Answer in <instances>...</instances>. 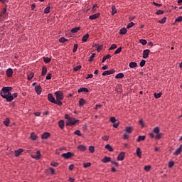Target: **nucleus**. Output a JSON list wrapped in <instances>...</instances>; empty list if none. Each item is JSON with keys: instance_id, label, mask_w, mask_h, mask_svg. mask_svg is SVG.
I'll list each match as a JSON object with an SVG mask.
<instances>
[{"instance_id": "1", "label": "nucleus", "mask_w": 182, "mask_h": 182, "mask_svg": "<svg viewBox=\"0 0 182 182\" xmlns=\"http://www.w3.org/2000/svg\"><path fill=\"white\" fill-rule=\"evenodd\" d=\"M12 87H4L0 92V95L3 99H6V102H12L14 99L18 97V93H11Z\"/></svg>"}, {"instance_id": "2", "label": "nucleus", "mask_w": 182, "mask_h": 182, "mask_svg": "<svg viewBox=\"0 0 182 182\" xmlns=\"http://www.w3.org/2000/svg\"><path fill=\"white\" fill-rule=\"evenodd\" d=\"M78 122L79 119L71 117L69 121L66 122V126H75V123H77Z\"/></svg>"}, {"instance_id": "3", "label": "nucleus", "mask_w": 182, "mask_h": 182, "mask_svg": "<svg viewBox=\"0 0 182 182\" xmlns=\"http://www.w3.org/2000/svg\"><path fill=\"white\" fill-rule=\"evenodd\" d=\"M55 95L57 100H63V98L65 97L62 91H56Z\"/></svg>"}, {"instance_id": "4", "label": "nucleus", "mask_w": 182, "mask_h": 182, "mask_svg": "<svg viewBox=\"0 0 182 182\" xmlns=\"http://www.w3.org/2000/svg\"><path fill=\"white\" fill-rule=\"evenodd\" d=\"M73 156H75V154L72 152H67L64 153L61 155V157H63L64 159H70V157H73Z\"/></svg>"}, {"instance_id": "5", "label": "nucleus", "mask_w": 182, "mask_h": 182, "mask_svg": "<svg viewBox=\"0 0 182 182\" xmlns=\"http://www.w3.org/2000/svg\"><path fill=\"white\" fill-rule=\"evenodd\" d=\"M100 16V13H96L93 15L90 16L89 19H91V21H95V19H97Z\"/></svg>"}, {"instance_id": "6", "label": "nucleus", "mask_w": 182, "mask_h": 182, "mask_svg": "<svg viewBox=\"0 0 182 182\" xmlns=\"http://www.w3.org/2000/svg\"><path fill=\"white\" fill-rule=\"evenodd\" d=\"M6 73L7 77H12V75H14V70H12V68H9L6 70Z\"/></svg>"}, {"instance_id": "7", "label": "nucleus", "mask_w": 182, "mask_h": 182, "mask_svg": "<svg viewBox=\"0 0 182 182\" xmlns=\"http://www.w3.org/2000/svg\"><path fill=\"white\" fill-rule=\"evenodd\" d=\"M114 73V70H106L102 73V76H107V75H113Z\"/></svg>"}, {"instance_id": "8", "label": "nucleus", "mask_w": 182, "mask_h": 182, "mask_svg": "<svg viewBox=\"0 0 182 182\" xmlns=\"http://www.w3.org/2000/svg\"><path fill=\"white\" fill-rule=\"evenodd\" d=\"M125 154H126L124 152H121L117 157L118 161H123V160L124 159Z\"/></svg>"}, {"instance_id": "9", "label": "nucleus", "mask_w": 182, "mask_h": 182, "mask_svg": "<svg viewBox=\"0 0 182 182\" xmlns=\"http://www.w3.org/2000/svg\"><path fill=\"white\" fill-rule=\"evenodd\" d=\"M150 53V50L146 49L143 51V58L147 59L149 58V54Z\"/></svg>"}, {"instance_id": "10", "label": "nucleus", "mask_w": 182, "mask_h": 182, "mask_svg": "<svg viewBox=\"0 0 182 182\" xmlns=\"http://www.w3.org/2000/svg\"><path fill=\"white\" fill-rule=\"evenodd\" d=\"M41 151H36V155H31L32 159H36V160H39L41 159Z\"/></svg>"}, {"instance_id": "11", "label": "nucleus", "mask_w": 182, "mask_h": 182, "mask_svg": "<svg viewBox=\"0 0 182 182\" xmlns=\"http://www.w3.org/2000/svg\"><path fill=\"white\" fill-rule=\"evenodd\" d=\"M23 153V149H18V150L14 151L15 157H19L21 156V154Z\"/></svg>"}, {"instance_id": "12", "label": "nucleus", "mask_w": 182, "mask_h": 182, "mask_svg": "<svg viewBox=\"0 0 182 182\" xmlns=\"http://www.w3.org/2000/svg\"><path fill=\"white\" fill-rule=\"evenodd\" d=\"M181 150H182V145H180V146L173 152V156H178V154H181Z\"/></svg>"}, {"instance_id": "13", "label": "nucleus", "mask_w": 182, "mask_h": 182, "mask_svg": "<svg viewBox=\"0 0 182 182\" xmlns=\"http://www.w3.org/2000/svg\"><path fill=\"white\" fill-rule=\"evenodd\" d=\"M49 137H50V134L48 132H44L41 135V139H43V140H46V139H48Z\"/></svg>"}, {"instance_id": "14", "label": "nucleus", "mask_w": 182, "mask_h": 182, "mask_svg": "<svg viewBox=\"0 0 182 182\" xmlns=\"http://www.w3.org/2000/svg\"><path fill=\"white\" fill-rule=\"evenodd\" d=\"M48 97L49 102H51V103H55L56 100H55V97H53V95H52L51 93H49L48 95Z\"/></svg>"}, {"instance_id": "15", "label": "nucleus", "mask_w": 182, "mask_h": 182, "mask_svg": "<svg viewBox=\"0 0 182 182\" xmlns=\"http://www.w3.org/2000/svg\"><path fill=\"white\" fill-rule=\"evenodd\" d=\"M35 90L37 95H41V93H42V87H41L40 85H36L35 87Z\"/></svg>"}, {"instance_id": "16", "label": "nucleus", "mask_w": 182, "mask_h": 182, "mask_svg": "<svg viewBox=\"0 0 182 182\" xmlns=\"http://www.w3.org/2000/svg\"><path fill=\"white\" fill-rule=\"evenodd\" d=\"M0 16H1L2 18H6V16H8V14L6 13V8H4Z\"/></svg>"}, {"instance_id": "17", "label": "nucleus", "mask_w": 182, "mask_h": 182, "mask_svg": "<svg viewBox=\"0 0 182 182\" xmlns=\"http://www.w3.org/2000/svg\"><path fill=\"white\" fill-rule=\"evenodd\" d=\"M77 149L80 150V151H86L87 148L85 145H80L77 146Z\"/></svg>"}, {"instance_id": "18", "label": "nucleus", "mask_w": 182, "mask_h": 182, "mask_svg": "<svg viewBox=\"0 0 182 182\" xmlns=\"http://www.w3.org/2000/svg\"><path fill=\"white\" fill-rule=\"evenodd\" d=\"M58 126H59L60 129H64V127H65V121L60 120L58 122Z\"/></svg>"}, {"instance_id": "19", "label": "nucleus", "mask_w": 182, "mask_h": 182, "mask_svg": "<svg viewBox=\"0 0 182 182\" xmlns=\"http://www.w3.org/2000/svg\"><path fill=\"white\" fill-rule=\"evenodd\" d=\"M77 92H78V93H82V92H89V90L86 87H81V88L78 89Z\"/></svg>"}, {"instance_id": "20", "label": "nucleus", "mask_w": 182, "mask_h": 182, "mask_svg": "<svg viewBox=\"0 0 182 182\" xmlns=\"http://www.w3.org/2000/svg\"><path fill=\"white\" fill-rule=\"evenodd\" d=\"M144 140H146V136H139L138 139H136V141H138V143H139V141H144Z\"/></svg>"}, {"instance_id": "21", "label": "nucleus", "mask_w": 182, "mask_h": 182, "mask_svg": "<svg viewBox=\"0 0 182 182\" xmlns=\"http://www.w3.org/2000/svg\"><path fill=\"white\" fill-rule=\"evenodd\" d=\"M119 33L121 35H126L127 33V29L126 28H122L119 30Z\"/></svg>"}, {"instance_id": "22", "label": "nucleus", "mask_w": 182, "mask_h": 182, "mask_svg": "<svg viewBox=\"0 0 182 182\" xmlns=\"http://www.w3.org/2000/svg\"><path fill=\"white\" fill-rule=\"evenodd\" d=\"M129 68H131L132 69H134V68H137V63H136V62H131L129 63Z\"/></svg>"}, {"instance_id": "23", "label": "nucleus", "mask_w": 182, "mask_h": 182, "mask_svg": "<svg viewBox=\"0 0 182 182\" xmlns=\"http://www.w3.org/2000/svg\"><path fill=\"white\" fill-rule=\"evenodd\" d=\"M124 77V74L119 73L115 76V79H123Z\"/></svg>"}, {"instance_id": "24", "label": "nucleus", "mask_w": 182, "mask_h": 182, "mask_svg": "<svg viewBox=\"0 0 182 182\" xmlns=\"http://www.w3.org/2000/svg\"><path fill=\"white\" fill-rule=\"evenodd\" d=\"M79 105L80 106H85V105H86V100H85L83 98L80 99Z\"/></svg>"}, {"instance_id": "25", "label": "nucleus", "mask_w": 182, "mask_h": 182, "mask_svg": "<svg viewBox=\"0 0 182 182\" xmlns=\"http://www.w3.org/2000/svg\"><path fill=\"white\" fill-rule=\"evenodd\" d=\"M30 138L31 139V140L35 141V140H36V139H38V136H36V134H35V132H32L31 134Z\"/></svg>"}, {"instance_id": "26", "label": "nucleus", "mask_w": 182, "mask_h": 182, "mask_svg": "<svg viewBox=\"0 0 182 182\" xmlns=\"http://www.w3.org/2000/svg\"><path fill=\"white\" fill-rule=\"evenodd\" d=\"M78 31H80V27H75L73 29H71L70 32L71 33H77Z\"/></svg>"}, {"instance_id": "27", "label": "nucleus", "mask_w": 182, "mask_h": 182, "mask_svg": "<svg viewBox=\"0 0 182 182\" xmlns=\"http://www.w3.org/2000/svg\"><path fill=\"white\" fill-rule=\"evenodd\" d=\"M47 72H48V68L45 66L43 67L41 76H45V75H46Z\"/></svg>"}, {"instance_id": "28", "label": "nucleus", "mask_w": 182, "mask_h": 182, "mask_svg": "<svg viewBox=\"0 0 182 182\" xmlns=\"http://www.w3.org/2000/svg\"><path fill=\"white\" fill-rule=\"evenodd\" d=\"M110 58H112V55H110V54H108L106 56H104L102 61V63H105V62H106V60L110 59Z\"/></svg>"}, {"instance_id": "29", "label": "nucleus", "mask_w": 182, "mask_h": 182, "mask_svg": "<svg viewBox=\"0 0 182 182\" xmlns=\"http://www.w3.org/2000/svg\"><path fill=\"white\" fill-rule=\"evenodd\" d=\"M102 163H109L110 161V157L105 156L104 159H102Z\"/></svg>"}, {"instance_id": "30", "label": "nucleus", "mask_w": 182, "mask_h": 182, "mask_svg": "<svg viewBox=\"0 0 182 182\" xmlns=\"http://www.w3.org/2000/svg\"><path fill=\"white\" fill-rule=\"evenodd\" d=\"M87 39H89V33H87L82 38V42H87Z\"/></svg>"}, {"instance_id": "31", "label": "nucleus", "mask_w": 182, "mask_h": 182, "mask_svg": "<svg viewBox=\"0 0 182 182\" xmlns=\"http://www.w3.org/2000/svg\"><path fill=\"white\" fill-rule=\"evenodd\" d=\"M132 130H133V128L132 127H127L125 128L126 133L130 134V133H132Z\"/></svg>"}, {"instance_id": "32", "label": "nucleus", "mask_w": 182, "mask_h": 182, "mask_svg": "<svg viewBox=\"0 0 182 182\" xmlns=\"http://www.w3.org/2000/svg\"><path fill=\"white\" fill-rule=\"evenodd\" d=\"M105 149L108 150V151H113V148L112 146H110V144L105 145Z\"/></svg>"}, {"instance_id": "33", "label": "nucleus", "mask_w": 182, "mask_h": 182, "mask_svg": "<svg viewBox=\"0 0 182 182\" xmlns=\"http://www.w3.org/2000/svg\"><path fill=\"white\" fill-rule=\"evenodd\" d=\"M136 156L141 157V150L140 149V147L136 149Z\"/></svg>"}, {"instance_id": "34", "label": "nucleus", "mask_w": 182, "mask_h": 182, "mask_svg": "<svg viewBox=\"0 0 182 182\" xmlns=\"http://www.w3.org/2000/svg\"><path fill=\"white\" fill-rule=\"evenodd\" d=\"M112 15L117 14V10L116 9V6H112Z\"/></svg>"}, {"instance_id": "35", "label": "nucleus", "mask_w": 182, "mask_h": 182, "mask_svg": "<svg viewBox=\"0 0 182 182\" xmlns=\"http://www.w3.org/2000/svg\"><path fill=\"white\" fill-rule=\"evenodd\" d=\"M163 136V134L162 133H159V134H156V135L155 136V139L156 140H160V139H161V136Z\"/></svg>"}, {"instance_id": "36", "label": "nucleus", "mask_w": 182, "mask_h": 182, "mask_svg": "<svg viewBox=\"0 0 182 182\" xmlns=\"http://www.w3.org/2000/svg\"><path fill=\"white\" fill-rule=\"evenodd\" d=\"M68 39L65 38V37H61L59 39V42H60V43H65V42H68Z\"/></svg>"}, {"instance_id": "37", "label": "nucleus", "mask_w": 182, "mask_h": 182, "mask_svg": "<svg viewBox=\"0 0 182 182\" xmlns=\"http://www.w3.org/2000/svg\"><path fill=\"white\" fill-rule=\"evenodd\" d=\"M154 96L155 97V99H160V97H161V92L159 93H154Z\"/></svg>"}, {"instance_id": "38", "label": "nucleus", "mask_w": 182, "mask_h": 182, "mask_svg": "<svg viewBox=\"0 0 182 182\" xmlns=\"http://www.w3.org/2000/svg\"><path fill=\"white\" fill-rule=\"evenodd\" d=\"M153 132L154 133H156V134H158L159 133H160V128H159V127H156L154 128Z\"/></svg>"}, {"instance_id": "39", "label": "nucleus", "mask_w": 182, "mask_h": 182, "mask_svg": "<svg viewBox=\"0 0 182 182\" xmlns=\"http://www.w3.org/2000/svg\"><path fill=\"white\" fill-rule=\"evenodd\" d=\"M95 56H96V54H95V53H92V54L90 55V57L88 61H89V62H93V59H95Z\"/></svg>"}, {"instance_id": "40", "label": "nucleus", "mask_w": 182, "mask_h": 182, "mask_svg": "<svg viewBox=\"0 0 182 182\" xmlns=\"http://www.w3.org/2000/svg\"><path fill=\"white\" fill-rule=\"evenodd\" d=\"M61 100H56L54 102L55 105H58V106H62L63 103L60 101Z\"/></svg>"}, {"instance_id": "41", "label": "nucleus", "mask_w": 182, "mask_h": 182, "mask_svg": "<svg viewBox=\"0 0 182 182\" xmlns=\"http://www.w3.org/2000/svg\"><path fill=\"white\" fill-rule=\"evenodd\" d=\"M122 49H123V48H122V47L118 48L115 50L114 55H117V54L120 53V52H122Z\"/></svg>"}, {"instance_id": "42", "label": "nucleus", "mask_w": 182, "mask_h": 182, "mask_svg": "<svg viewBox=\"0 0 182 182\" xmlns=\"http://www.w3.org/2000/svg\"><path fill=\"white\" fill-rule=\"evenodd\" d=\"M90 166H92V164L90 163V162L84 163V164H83V167H84L85 168H87V167H90Z\"/></svg>"}, {"instance_id": "43", "label": "nucleus", "mask_w": 182, "mask_h": 182, "mask_svg": "<svg viewBox=\"0 0 182 182\" xmlns=\"http://www.w3.org/2000/svg\"><path fill=\"white\" fill-rule=\"evenodd\" d=\"M33 76H35V74L33 73H31L30 74L28 75V80H31Z\"/></svg>"}, {"instance_id": "44", "label": "nucleus", "mask_w": 182, "mask_h": 182, "mask_svg": "<svg viewBox=\"0 0 182 182\" xmlns=\"http://www.w3.org/2000/svg\"><path fill=\"white\" fill-rule=\"evenodd\" d=\"M82 69V65H77L73 68L74 72H77V70H80Z\"/></svg>"}, {"instance_id": "45", "label": "nucleus", "mask_w": 182, "mask_h": 182, "mask_svg": "<svg viewBox=\"0 0 182 182\" xmlns=\"http://www.w3.org/2000/svg\"><path fill=\"white\" fill-rule=\"evenodd\" d=\"M43 60L45 63H49L50 62L51 59L48 57H43Z\"/></svg>"}, {"instance_id": "46", "label": "nucleus", "mask_w": 182, "mask_h": 182, "mask_svg": "<svg viewBox=\"0 0 182 182\" xmlns=\"http://www.w3.org/2000/svg\"><path fill=\"white\" fill-rule=\"evenodd\" d=\"M9 123H10V122H9V118H7L5 121H4V126H6L7 127H8V126H9Z\"/></svg>"}, {"instance_id": "47", "label": "nucleus", "mask_w": 182, "mask_h": 182, "mask_svg": "<svg viewBox=\"0 0 182 182\" xmlns=\"http://www.w3.org/2000/svg\"><path fill=\"white\" fill-rule=\"evenodd\" d=\"M49 12H50V6H47L44 9V14H49Z\"/></svg>"}, {"instance_id": "48", "label": "nucleus", "mask_w": 182, "mask_h": 182, "mask_svg": "<svg viewBox=\"0 0 182 182\" xmlns=\"http://www.w3.org/2000/svg\"><path fill=\"white\" fill-rule=\"evenodd\" d=\"M139 43H140L141 45H147V41H146L145 39H141V40H139Z\"/></svg>"}, {"instance_id": "49", "label": "nucleus", "mask_w": 182, "mask_h": 182, "mask_svg": "<svg viewBox=\"0 0 182 182\" xmlns=\"http://www.w3.org/2000/svg\"><path fill=\"white\" fill-rule=\"evenodd\" d=\"M134 25V22H131L127 24V29H130V28H133V26Z\"/></svg>"}, {"instance_id": "50", "label": "nucleus", "mask_w": 182, "mask_h": 182, "mask_svg": "<svg viewBox=\"0 0 182 182\" xmlns=\"http://www.w3.org/2000/svg\"><path fill=\"white\" fill-rule=\"evenodd\" d=\"M109 120H110V122H111V123H116L117 121L116 120V117H111L110 118H109Z\"/></svg>"}, {"instance_id": "51", "label": "nucleus", "mask_w": 182, "mask_h": 182, "mask_svg": "<svg viewBox=\"0 0 182 182\" xmlns=\"http://www.w3.org/2000/svg\"><path fill=\"white\" fill-rule=\"evenodd\" d=\"M151 168V166L150 165H148L144 166V170H145V171H150Z\"/></svg>"}, {"instance_id": "52", "label": "nucleus", "mask_w": 182, "mask_h": 182, "mask_svg": "<svg viewBox=\"0 0 182 182\" xmlns=\"http://www.w3.org/2000/svg\"><path fill=\"white\" fill-rule=\"evenodd\" d=\"M89 151L91 152V153H95V146H89Z\"/></svg>"}, {"instance_id": "53", "label": "nucleus", "mask_w": 182, "mask_h": 182, "mask_svg": "<svg viewBox=\"0 0 182 182\" xmlns=\"http://www.w3.org/2000/svg\"><path fill=\"white\" fill-rule=\"evenodd\" d=\"M78 46H78L77 44H75V45H74L73 50V53H75V52H77Z\"/></svg>"}, {"instance_id": "54", "label": "nucleus", "mask_w": 182, "mask_h": 182, "mask_svg": "<svg viewBox=\"0 0 182 182\" xmlns=\"http://www.w3.org/2000/svg\"><path fill=\"white\" fill-rule=\"evenodd\" d=\"M74 134H76V136H82V133H80V130H75L74 132Z\"/></svg>"}, {"instance_id": "55", "label": "nucleus", "mask_w": 182, "mask_h": 182, "mask_svg": "<svg viewBox=\"0 0 182 182\" xmlns=\"http://www.w3.org/2000/svg\"><path fill=\"white\" fill-rule=\"evenodd\" d=\"M103 49V46H97V52H100Z\"/></svg>"}, {"instance_id": "56", "label": "nucleus", "mask_w": 182, "mask_h": 182, "mask_svg": "<svg viewBox=\"0 0 182 182\" xmlns=\"http://www.w3.org/2000/svg\"><path fill=\"white\" fill-rule=\"evenodd\" d=\"M96 8H99V6L97 4H95L92 6V9L91 10L92 12H96Z\"/></svg>"}, {"instance_id": "57", "label": "nucleus", "mask_w": 182, "mask_h": 182, "mask_svg": "<svg viewBox=\"0 0 182 182\" xmlns=\"http://www.w3.org/2000/svg\"><path fill=\"white\" fill-rule=\"evenodd\" d=\"M166 19H167V18L164 17L161 20H159V23H165Z\"/></svg>"}, {"instance_id": "58", "label": "nucleus", "mask_w": 182, "mask_h": 182, "mask_svg": "<svg viewBox=\"0 0 182 182\" xmlns=\"http://www.w3.org/2000/svg\"><path fill=\"white\" fill-rule=\"evenodd\" d=\"M117 48V45L112 44L111 47L109 48V50H113V49H116Z\"/></svg>"}, {"instance_id": "59", "label": "nucleus", "mask_w": 182, "mask_h": 182, "mask_svg": "<svg viewBox=\"0 0 182 182\" xmlns=\"http://www.w3.org/2000/svg\"><path fill=\"white\" fill-rule=\"evenodd\" d=\"M163 14H164L163 10H158L156 13V15H163Z\"/></svg>"}, {"instance_id": "60", "label": "nucleus", "mask_w": 182, "mask_h": 182, "mask_svg": "<svg viewBox=\"0 0 182 182\" xmlns=\"http://www.w3.org/2000/svg\"><path fill=\"white\" fill-rule=\"evenodd\" d=\"M50 79H52V73H48V74L46 75V80H50Z\"/></svg>"}, {"instance_id": "61", "label": "nucleus", "mask_w": 182, "mask_h": 182, "mask_svg": "<svg viewBox=\"0 0 182 182\" xmlns=\"http://www.w3.org/2000/svg\"><path fill=\"white\" fill-rule=\"evenodd\" d=\"M175 22H182V16H178L175 19Z\"/></svg>"}, {"instance_id": "62", "label": "nucleus", "mask_w": 182, "mask_h": 182, "mask_svg": "<svg viewBox=\"0 0 182 182\" xmlns=\"http://www.w3.org/2000/svg\"><path fill=\"white\" fill-rule=\"evenodd\" d=\"M168 166L169 168H171V167H173V166H174V161H169Z\"/></svg>"}, {"instance_id": "63", "label": "nucleus", "mask_w": 182, "mask_h": 182, "mask_svg": "<svg viewBox=\"0 0 182 182\" xmlns=\"http://www.w3.org/2000/svg\"><path fill=\"white\" fill-rule=\"evenodd\" d=\"M141 68H143V66H144V65H146V60H142L140 63H139Z\"/></svg>"}, {"instance_id": "64", "label": "nucleus", "mask_w": 182, "mask_h": 182, "mask_svg": "<svg viewBox=\"0 0 182 182\" xmlns=\"http://www.w3.org/2000/svg\"><path fill=\"white\" fill-rule=\"evenodd\" d=\"M119 122L117 121L113 124V127H114V129H117V127H119Z\"/></svg>"}]
</instances>
